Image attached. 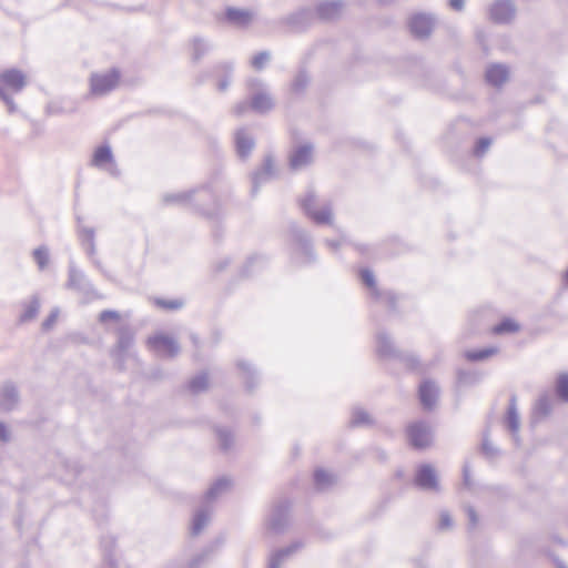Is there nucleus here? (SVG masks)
Segmentation results:
<instances>
[{
    "instance_id": "ea45409f",
    "label": "nucleus",
    "mask_w": 568,
    "mask_h": 568,
    "mask_svg": "<svg viewBox=\"0 0 568 568\" xmlns=\"http://www.w3.org/2000/svg\"><path fill=\"white\" fill-rule=\"evenodd\" d=\"M214 430L219 440L220 449L222 452H227L232 447L234 440L232 430L222 426H215Z\"/></svg>"
},
{
    "instance_id": "4468645a",
    "label": "nucleus",
    "mask_w": 568,
    "mask_h": 568,
    "mask_svg": "<svg viewBox=\"0 0 568 568\" xmlns=\"http://www.w3.org/2000/svg\"><path fill=\"white\" fill-rule=\"evenodd\" d=\"M515 13L516 8L511 0H496L488 10L489 19L497 24L509 23Z\"/></svg>"
},
{
    "instance_id": "423d86ee",
    "label": "nucleus",
    "mask_w": 568,
    "mask_h": 568,
    "mask_svg": "<svg viewBox=\"0 0 568 568\" xmlns=\"http://www.w3.org/2000/svg\"><path fill=\"white\" fill-rule=\"evenodd\" d=\"M290 510L291 501L287 498L277 500L273 505L267 519L268 528L276 534L283 532L288 526Z\"/></svg>"
},
{
    "instance_id": "bf43d9fd",
    "label": "nucleus",
    "mask_w": 568,
    "mask_h": 568,
    "mask_svg": "<svg viewBox=\"0 0 568 568\" xmlns=\"http://www.w3.org/2000/svg\"><path fill=\"white\" fill-rule=\"evenodd\" d=\"M466 514H467V517H468V529L473 530V529L476 528V526L478 524L477 513H476V510H475V508L473 506H467L466 507Z\"/></svg>"
},
{
    "instance_id": "f03ea898",
    "label": "nucleus",
    "mask_w": 568,
    "mask_h": 568,
    "mask_svg": "<svg viewBox=\"0 0 568 568\" xmlns=\"http://www.w3.org/2000/svg\"><path fill=\"white\" fill-rule=\"evenodd\" d=\"M27 84V75L20 69L10 68L0 72V101L6 104L10 114L18 111L12 94L22 92Z\"/></svg>"
},
{
    "instance_id": "b1692460",
    "label": "nucleus",
    "mask_w": 568,
    "mask_h": 568,
    "mask_svg": "<svg viewBox=\"0 0 568 568\" xmlns=\"http://www.w3.org/2000/svg\"><path fill=\"white\" fill-rule=\"evenodd\" d=\"M376 352L381 358L396 359L400 351L395 347L392 338L385 332H379L376 336Z\"/></svg>"
},
{
    "instance_id": "a18cd8bd",
    "label": "nucleus",
    "mask_w": 568,
    "mask_h": 568,
    "mask_svg": "<svg viewBox=\"0 0 568 568\" xmlns=\"http://www.w3.org/2000/svg\"><path fill=\"white\" fill-rule=\"evenodd\" d=\"M358 275L362 283L371 291V296L373 297L375 292L379 291L374 273L369 268L365 267L359 270Z\"/></svg>"
},
{
    "instance_id": "cd10ccee",
    "label": "nucleus",
    "mask_w": 568,
    "mask_h": 568,
    "mask_svg": "<svg viewBox=\"0 0 568 568\" xmlns=\"http://www.w3.org/2000/svg\"><path fill=\"white\" fill-rule=\"evenodd\" d=\"M250 106L254 112L264 114L274 108V102L267 93L257 92L252 95Z\"/></svg>"
},
{
    "instance_id": "c9c22d12",
    "label": "nucleus",
    "mask_w": 568,
    "mask_h": 568,
    "mask_svg": "<svg viewBox=\"0 0 568 568\" xmlns=\"http://www.w3.org/2000/svg\"><path fill=\"white\" fill-rule=\"evenodd\" d=\"M311 78L305 69H300L294 79L291 82L290 90L296 95H301L305 92L310 84Z\"/></svg>"
},
{
    "instance_id": "4be33fe9",
    "label": "nucleus",
    "mask_w": 568,
    "mask_h": 568,
    "mask_svg": "<svg viewBox=\"0 0 568 568\" xmlns=\"http://www.w3.org/2000/svg\"><path fill=\"white\" fill-rule=\"evenodd\" d=\"M343 1L332 0L320 2L315 8V14L324 21L335 20L341 16Z\"/></svg>"
},
{
    "instance_id": "69168bd1",
    "label": "nucleus",
    "mask_w": 568,
    "mask_h": 568,
    "mask_svg": "<svg viewBox=\"0 0 568 568\" xmlns=\"http://www.w3.org/2000/svg\"><path fill=\"white\" fill-rule=\"evenodd\" d=\"M230 264H231V260L229 257H224L215 264L214 271L216 273H220V272L224 271Z\"/></svg>"
},
{
    "instance_id": "7c9ffc66",
    "label": "nucleus",
    "mask_w": 568,
    "mask_h": 568,
    "mask_svg": "<svg viewBox=\"0 0 568 568\" xmlns=\"http://www.w3.org/2000/svg\"><path fill=\"white\" fill-rule=\"evenodd\" d=\"M498 352L499 348L497 346H487L483 348L467 349L464 352V357L468 362L477 363L488 359L489 357L498 354Z\"/></svg>"
},
{
    "instance_id": "0eeeda50",
    "label": "nucleus",
    "mask_w": 568,
    "mask_h": 568,
    "mask_svg": "<svg viewBox=\"0 0 568 568\" xmlns=\"http://www.w3.org/2000/svg\"><path fill=\"white\" fill-rule=\"evenodd\" d=\"M120 71L116 68L105 73H92L90 77V91L94 95H103L112 91L119 83Z\"/></svg>"
},
{
    "instance_id": "09e8293b",
    "label": "nucleus",
    "mask_w": 568,
    "mask_h": 568,
    "mask_svg": "<svg viewBox=\"0 0 568 568\" xmlns=\"http://www.w3.org/2000/svg\"><path fill=\"white\" fill-rule=\"evenodd\" d=\"M155 305L163 310L169 311H176L183 307L184 301L181 298H173V300H166V298H155Z\"/></svg>"
},
{
    "instance_id": "de8ad7c7",
    "label": "nucleus",
    "mask_w": 568,
    "mask_h": 568,
    "mask_svg": "<svg viewBox=\"0 0 568 568\" xmlns=\"http://www.w3.org/2000/svg\"><path fill=\"white\" fill-rule=\"evenodd\" d=\"M551 412V400L548 395H541L535 405L534 413L537 416L546 417Z\"/></svg>"
},
{
    "instance_id": "3c124183",
    "label": "nucleus",
    "mask_w": 568,
    "mask_h": 568,
    "mask_svg": "<svg viewBox=\"0 0 568 568\" xmlns=\"http://www.w3.org/2000/svg\"><path fill=\"white\" fill-rule=\"evenodd\" d=\"M33 258L37 262L40 270H44L49 263V250L48 247L41 245L37 247L33 253Z\"/></svg>"
},
{
    "instance_id": "1a4fd4ad",
    "label": "nucleus",
    "mask_w": 568,
    "mask_h": 568,
    "mask_svg": "<svg viewBox=\"0 0 568 568\" xmlns=\"http://www.w3.org/2000/svg\"><path fill=\"white\" fill-rule=\"evenodd\" d=\"M146 343L160 356L173 358L180 353L179 343L164 333L149 336Z\"/></svg>"
},
{
    "instance_id": "72a5a7b5",
    "label": "nucleus",
    "mask_w": 568,
    "mask_h": 568,
    "mask_svg": "<svg viewBox=\"0 0 568 568\" xmlns=\"http://www.w3.org/2000/svg\"><path fill=\"white\" fill-rule=\"evenodd\" d=\"M111 162H113V153L108 144H102L94 150L91 160L92 165L97 168H102L106 163Z\"/></svg>"
},
{
    "instance_id": "c85d7f7f",
    "label": "nucleus",
    "mask_w": 568,
    "mask_h": 568,
    "mask_svg": "<svg viewBox=\"0 0 568 568\" xmlns=\"http://www.w3.org/2000/svg\"><path fill=\"white\" fill-rule=\"evenodd\" d=\"M191 43L192 61L194 63H199L206 54H209L213 50V44L201 37H194L191 40Z\"/></svg>"
},
{
    "instance_id": "13d9d810",
    "label": "nucleus",
    "mask_w": 568,
    "mask_h": 568,
    "mask_svg": "<svg viewBox=\"0 0 568 568\" xmlns=\"http://www.w3.org/2000/svg\"><path fill=\"white\" fill-rule=\"evenodd\" d=\"M120 317V313L113 310H104L99 314V321L101 323H106L109 321H119Z\"/></svg>"
},
{
    "instance_id": "f3484780",
    "label": "nucleus",
    "mask_w": 568,
    "mask_h": 568,
    "mask_svg": "<svg viewBox=\"0 0 568 568\" xmlns=\"http://www.w3.org/2000/svg\"><path fill=\"white\" fill-rule=\"evenodd\" d=\"M313 145L305 143L293 149L288 156V165L293 171L300 170L312 162Z\"/></svg>"
},
{
    "instance_id": "c03bdc74",
    "label": "nucleus",
    "mask_w": 568,
    "mask_h": 568,
    "mask_svg": "<svg viewBox=\"0 0 568 568\" xmlns=\"http://www.w3.org/2000/svg\"><path fill=\"white\" fill-rule=\"evenodd\" d=\"M349 424L352 427H359L363 425H373L374 420L366 410L362 408H355L352 413Z\"/></svg>"
},
{
    "instance_id": "4c0bfd02",
    "label": "nucleus",
    "mask_w": 568,
    "mask_h": 568,
    "mask_svg": "<svg viewBox=\"0 0 568 568\" xmlns=\"http://www.w3.org/2000/svg\"><path fill=\"white\" fill-rule=\"evenodd\" d=\"M520 329V325L511 317H504L493 326L491 332L495 335L514 334Z\"/></svg>"
},
{
    "instance_id": "5fc2aeb1",
    "label": "nucleus",
    "mask_w": 568,
    "mask_h": 568,
    "mask_svg": "<svg viewBox=\"0 0 568 568\" xmlns=\"http://www.w3.org/2000/svg\"><path fill=\"white\" fill-rule=\"evenodd\" d=\"M493 140L488 136L478 138L475 142L473 153L475 156L480 158L491 145Z\"/></svg>"
},
{
    "instance_id": "a878e982",
    "label": "nucleus",
    "mask_w": 568,
    "mask_h": 568,
    "mask_svg": "<svg viewBox=\"0 0 568 568\" xmlns=\"http://www.w3.org/2000/svg\"><path fill=\"white\" fill-rule=\"evenodd\" d=\"M239 369L244 374V384L247 392H253L260 382L256 369L246 361L241 359L236 363Z\"/></svg>"
},
{
    "instance_id": "6ab92c4d",
    "label": "nucleus",
    "mask_w": 568,
    "mask_h": 568,
    "mask_svg": "<svg viewBox=\"0 0 568 568\" xmlns=\"http://www.w3.org/2000/svg\"><path fill=\"white\" fill-rule=\"evenodd\" d=\"M224 21L237 28L247 27L253 20L252 11L235 7H227L224 11Z\"/></svg>"
},
{
    "instance_id": "c756f323",
    "label": "nucleus",
    "mask_w": 568,
    "mask_h": 568,
    "mask_svg": "<svg viewBox=\"0 0 568 568\" xmlns=\"http://www.w3.org/2000/svg\"><path fill=\"white\" fill-rule=\"evenodd\" d=\"M214 71L222 74L221 80L217 82V90L224 92L231 84L234 64L232 62H221L214 67Z\"/></svg>"
},
{
    "instance_id": "f704fd0d",
    "label": "nucleus",
    "mask_w": 568,
    "mask_h": 568,
    "mask_svg": "<svg viewBox=\"0 0 568 568\" xmlns=\"http://www.w3.org/2000/svg\"><path fill=\"white\" fill-rule=\"evenodd\" d=\"M231 486V480L226 477H220L206 490L204 498L206 501H212L221 496Z\"/></svg>"
},
{
    "instance_id": "49530a36",
    "label": "nucleus",
    "mask_w": 568,
    "mask_h": 568,
    "mask_svg": "<svg viewBox=\"0 0 568 568\" xmlns=\"http://www.w3.org/2000/svg\"><path fill=\"white\" fill-rule=\"evenodd\" d=\"M480 452L486 458H494L499 454V450L489 440V429L487 428L483 434L480 444Z\"/></svg>"
},
{
    "instance_id": "dca6fc26",
    "label": "nucleus",
    "mask_w": 568,
    "mask_h": 568,
    "mask_svg": "<svg viewBox=\"0 0 568 568\" xmlns=\"http://www.w3.org/2000/svg\"><path fill=\"white\" fill-rule=\"evenodd\" d=\"M314 18V12L310 8H302L285 18L281 21L282 23L288 26L292 31L300 32L304 31L307 27L311 26Z\"/></svg>"
},
{
    "instance_id": "6e6d98bb",
    "label": "nucleus",
    "mask_w": 568,
    "mask_h": 568,
    "mask_svg": "<svg viewBox=\"0 0 568 568\" xmlns=\"http://www.w3.org/2000/svg\"><path fill=\"white\" fill-rule=\"evenodd\" d=\"M58 316H59V310L55 307L50 312V314L42 322V324H41L42 329L44 332L51 329L53 327V325L55 324Z\"/></svg>"
},
{
    "instance_id": "473e14b6",
    "label": "nucleus",
    "mask_w": 568,
    "mask_h": 568,
    "mask_svg": "<svg viewBox=\"0 0 568 568\" xmlns=\"http://www.w3.org/2000/svg\"><path fill=\"white\" fill-rule=\"evenodd\" d=\"M372 298L385 305L389 312H397V302L399 301V295L395 292L379 290L375 292V295Z\"/></svg>"
},
{
    "instance_id": "6e6552de",
    "label": "nucleus",
    "mask_w": 568,
    "mask_h": 568,
    "mask_svg": "<svg viewBox=\"0 0 568 568\" xmlns=\"http://www.w3.org/2000/svg\"><path fill=\"white\" fill-rule=\"evenodd\" d=\"M276 175V170L274 165V158L272 154H266L264 156L263 163L260 168L251 173V196L255 197L260 189L268 183Z\"/></svg>"
},
{
    "instance_id": "f257e3e1",
    "label": "nucleus",
    "mask_w": 568,
    "mask_h": 568,
    "mask_svg": "<svg viewBox=\"0 0 568 568\" xmlns=\"http://www.w3.org/2000/svg\"><path fill=\"white\" fill-rule=\"evenodd\" d=\"M165 205H192V207L211 221H220L223 216L222 206L209 185L178 193H165L162 197Z\"/></svg>"
},
{
    "instance_id": "393cba45",
    "label": "nucleus",
    "mask_w": 568,
    "mask_h": 568,
    "mask_svg": "<svg viewBox=\"0 0 568 568\" xmlns=\"http://www.w3.org/2000/svg\"><path fill=\"white\" fill-rule=\"evenodd\" d=\"M303 547V542L300 540H295L291 542L288 546L283 547L274 551L268 561V568H280L281 562L288 556L296 552L298 549Z\"/></svg>"
},
{
    "instance_id": "79ce46f5",
    "label": "nucleus",
    "mask_w": 568,
    "mask_h": 568,
    "mask_svg": "<svg viewBox=\"0 0 568 568\" xmlns=\"http://www.w3.org/2000/svg\"><path fill=\"white\" fill-rule=\"evenodd\" d=\"M556 397L568 403V373H560L555 381Z\"/></svg>"
},
{
    "instance_id": "412c9836",
    "label": "nucleus",
    "mask_w": 568,
    "mask_h": 568,
    "mask_svg": "<svg viewBox=\"0 0 568 568\" xmlns=\"http://www.w3.org/2000/svg\"><path fill=\"white\" fill-rule=\"evenodd\" d=\"M509 78L507 65L501 63H491L485 72L486 82L495 88H500Z\"/></svg>"
},
{
    "instance_id": "a211bd4d",
    "label": "nucleus",
    "mask_w": 568,
    "mask_h": 568,
    "mask_svg": "<svg viewBox=\"0 0 568 568\" xmlns=\"http://www.w3.org/2000/svg\"><path fill=\"white\" fill-rule=\"evenodd\" d=\"M418 398L424 409L432 410L438 398L436 384L430 379L423 381L418 388Z\"/></svg>"
},
{
    "instance_id": "603ef678",
    "label": "nucleus",
    "mask_w": 568,
    "mask_h": 568,
    "mask_svg": "<svg viewBox=\"0 0 568 568\" xmlns=\"http://www.w3.org/2000/svg\"><path fill=\"white\" fill-rule=\"evenodd\" d=\"M271 60V53L268 51H260L255 55H253L251 60V65L257 71H261L265 68L266 63Z\"/></svg>"
},
{
    "instance_id": "2f4dec72",
    "label": "nucleus",
    "mask_w": 568,
    "mask_h": 568,
    "mask_svg": "<svg viewBox=\"0 0 568 568\" xmlns=\"http://www.w3.org/2000/svg\"><path fill=\"white\" fill-rule=\"evenodd\" d=\"M23 312L19 316V323H28L33 321L40 310V300L37 295H32L28 303H22Z\"/></svg>"
},
{
    "instance_id": "bb28decb",
    "label": "nucleus",
    "mask_w": 568,
    "mask_h": 568,
    "mask_svg": "<svg viewBox=\"0 0 568 568\" xmlns=\"http://www.w3.org/2000/svg\"><path fill=\"white\" fill-rule=\"evenodd\" d=\"M266 257L263 255L255 254L250 256L242 266L240 276L243 278L252 276L256 272H260L266 265Z\"/></svg>"
},
{
    "instance_id": "338daca9",
    "label": "nucleus",
    "mask_w": 568,
    "mask_h": 568,
    "mask_svg": "<svg viewBox=\"0 0 568 568\" xmlns=\"http://www.w3.org/2000/svg\"><path fill=\"white\" fill-rule=\"evenodd\" d=\"M463 483H464V485L467 488H469L471 486V483H470V470H469L468 465H465L463 467Z\"/></svg>"
},
{
    "instance_id": "9b49d317",
    "label": "nucleus",
    "mask_w": 568,
    "mask_h": 568,
    "mask_svg": "<svg viewBox=\"0 0 568 568\" xmlns=\"http://www.w3.org/2000/svg\"><path fill=\"white\" fill-rule=\"evenodd\" d=\"M290 234L294 243L298 245L301 253L305 256L306 263H314L316 254L308 232L293 222L290 224Z\"/></svg>"
},
{
    "instance_id": "5701e85b",
    "label": "nucleus",
    "mask_w": 568,
    "mask_h": 568,
    "mask_svg": "<svg viewBox=\"0 0 568 568\" xmlns=\"http://www.w3.org/2000/svg\"><path fill=\"white\" fill-rule=\"evenodd\" d=\"M236 154L241 160H246L255 146V141L244 129H239L234 136Z\"/></svg>"
},
{
    "instance_id": "2eb2a0df",
    "label": "nucleus",
    "mask_w": 568,
    "mask_h": 568,
    "mask_svg": "<svg viewBox=\"0 0 568 568\" xmlns=\"http://www.w3.org/2000/svg\"><path fill=\"white\" fill-rule=\"evenodd\" d=\"M118 341L112 351V355L122 365L129 348L134 343V332L130 325L123 324L118 328Z\"/></svg>"
},
{
    "instance_id": "4d7b16f0",
    "label": "nucleus",
    "mask_w": 568,
    "mask_h": 568,
    "mask_svg": "<svg viewBox=\"0 0 568 568\" xmlns=\"http://www.w3.org/2000/svg\"><path fill=\"white\" fill-rule=\"evenodd\" d=\"M79 236L82 243L95 240V232L93 227L79 226Z\"/></svg>"
},
{
    "instance_id": "0e129e2a",
    "label": "nucleus",
    "mask_w": 568,
    "mask_h": 568,
    "mask_svg": "<svg viewBox=\"0 0 568 568\" xmlns=\"http://www.w3.org/2000/svg\"><path fill=\"white\" fill-rule=\"evenodd\" d=\"M448 6L456 12H462L465 9V0H449Z\"/></svg>"
},
{
    "instance_id": "e433bc0d",
    "label": "nucleus",
    "mask_w": 568,
    "mask_h": 568,
    "mask_svg": "<svg viewBox=\"0 0 568 568\" xmlns=\"http://www.w3.org/2000/svg\"><path fill=\"white\" fill-rule=\"evenodd\" d=\"M313 481L317 490H325L335 483V478L325 469L316 468L313 474Z\"/></svg>"
},
{
    "instance_id": "20e7f679",
    "label": "nucleus",
    "mask_w": 568,
    "mask_h": 568,
    "mask_svg": "<svg viewBox=\"0 0 568 568\" xmlns=\"http://www.w3.org/2000/svg\"><path fill=\"white\" fill-rule=\"evenodd\" d=\"M67 287L82 294L88 300L98 297V292L88 276L73 262L69 264Z\"/></svg>"
},
{
    "instance_id": "680f3d73",
    "label": "nucleus",
    "mask_w": 568,
    "mask_h": 568,
    "mask_svg": "<svg viewBox=\"0 0 568 568\" xmlns=\"http://www.w3.org/2000/svg\"><path fill=\"white\" fill-rule=\"evenodd\" d=\"M11 439V433L4 422L0 420V442L8 443Z\"/></svg>"
},
{
    "instance_id": "ddd939ff",
    "label": "nucleus",
    "mask_w": 568,
    "mask_h": 568,
    "mask_svg": "<svg viewBox=\"0 0 568 568\" xmlns=\"http://www.w3.org/2000/svg\"><path fill=\"white\" fill-rule=\"evenodd\" d=\"M20 403V392L12 381H6L0 384V412L11 413Z\"/></svg>"
},
{
    "instance_id": "39448f33",
    "label": "nucleus",
    "mask_w": 568,
    "mask_h": 568,
    "mask_svg": "<svg viewBox=\"0 0 568 568\" xmlns=\"http://www.w3.org/2000/svg\"><path fill=\"white\" fill-rule=\"evenodd\" d=\"M406 436L414 449H425L432 443V432L427 422L415 420L406 426Z\"/></svg>"
},
{
    "instance_id": "7ed1b4c3",
    "label": "nucleus",
    "mask_w": 568,
    "mask_h": 568,
    "mask_svg": "<svg viewBox=\"0 0 568 568\" xmlns=\"http://www.w3.org/2000/svg\"><path fill=\"white\" fill-rule=\"evenodd\" d=\"M300 207L303 213L317 225H328L333 222V212L329 204L324 205L321 210H315L316 193L313 189H308L306 194L298 200Z\"/></svg>"
},
{
    "instance_id": "58836bf2",
    "label": "nucleus",
    "mask_w": 568,
    "mask_h": 568,
    "mask_svg": "<svg viewBox=\"0 0 568 568\" xmlns=\"http://www.w3.org/2000/svg\"><path fill=\"white\" fill-rule=\"evenodd\" d=\"M481 379V374L476 371L458 369L456 373V383L458 386H473Z\"/></svg>"
},
{
    "instance_id": "f8f14e48",
    "label": "nucleus",
    "mask_w": 568,
    "mask_h": 568,
    "mask_svg": "<svg viewBox=\"0 0 568 568\" xmlns=\"http://www.w3.org/2000/svg\"><path fill=\"white\" fill-rule=\"evenodd\" d=\"M407 27L412 36L416 39H427L434 28V18L426 13H414L409 17Z\"/></svg>"
},
{
    "instance_id": "37998d69",
    "label": "nucleus",
    "mask_w": 568,
    "mask_h": 568,
    "mask_svg": "<svg viewBox=\"0 0 568 568\" xmlns=\"http://www.w3.org/2000/svg\"><path fill=\"white\" fill-rule=\"evenodd\" d=\"M209 386V377L206 373H200L192 377L187 383V389L192 394H199L205 390Z\"/></svg>"
},
{
    "instance_id": "9d476101",
    "label": "nucleus",
    "mask_w": 568,
    "mask_h": 568,
    "mask_svg": "<svg viewBox=\"0 0 568 568\" xmlns=\"http://www.w3.org/2000/svg\"><path fill=\"white\" fill-rule=\"evenodd\" d=\"M414 485L425 491H438L439 480L436 469L430 464L417 466L414 476Z\"/></svg>"
},
{
    "instance_id": "a19ab883",
    "label": "nucleus",
    "mask_w": 568,
    "mask_h": 568,
    "mask_svg": "<svg viewBox=\"0 0 568 568\" xmlns=\"http://www.w3.org/2000/svg\"><path fill=\"white\" fill-rule=\"evenodd\" d=\"M209 520V513L205 508L197 509L192 518L191 534L193 536L199 535L205 527Z\"/></svg>"
},
{
    "instance_id": "774afa93",
    "label": "nucleus",
    "mask_w": 568,
    "mask_h": 568,
    "mask_svg": "<svg viewBox=\"0 0 568 568\" xmlns=\"http://www.w3.org/2000/svg\"><path fill=\"white\" fill-rule=\"evenodd\" d=\"M87 244L85 252L90 257H93L95 254V240L89 241Z\"/></svg>"
},
{
    "instance_id": "8fccbe9b",
    "label": "nucleus",
    "mask_w": 568,
    "mask_h": 568,
    "mask_svg": "<svg viewBox=\"0 0 568 568\" xmlns=\"http://www.w3.org/2000/svg\"><path fill=\"white\" fill-rule=\"evenodd\" d=\"M213 551V546L204 548L200 554L195 555L184 568H199L206 561Z\"/></svg>"
},
{
    "instance_id": "052dcab7",
    "label": "nucleus",
    "mask_w": 568,
    "mask_h": 568,
    "mask_svg": "<svg viewBox=\"0 0 568 568\" xmlns=\"http://www.w3.org/2000/svg\"><path fill=\"white\" fill-rule=\"evenodd\" d=\"M453 526V519L448 511H442L439 515L438 529H448Z\"/></svg>"
},
{
    "instance_id": "864d4df0",
    "label": "nucleus",
    "mask_w": 568,
    "mask_h": 568,
    "mask_svg": "<svg viewBox=\"0 0 568 568\" xmlns=\"http://www.w3.org/2000/svg\"><path fill=\"white\" fill-rule=\"evenodd\" d=\"M396 359L404 363L409 369H417L419 366L418 357L413 353L399 352Z\"/></svg>"
},
{
    "instance_id": "aec40b11",
    "label": "nucleus",
    "mask_w": 568,
    "mask_h": 568,
    "mask_svg": "<svg viewBox=\"0 0 568 568\" xmlns=\"http://www.w3.org/2000/svg\"><path fill=\"white\" fill-rule=\"evenodd\" d=\"M504 424L505 426L510 430L514 439L516 443L519 442L518 438V430H519V414L517 410V396L515 394H511L509 397V404L507 412L504 417Z\"/></svg>"
},
{
    "instance_id": "e2e57ef3",
    "label": "nucleus",
    "mask_w": 568,
    "mask_h": 568,
    "mask_svg": "<svg viewBox=\"0 0 568 568\" xmlns=\"http://www.w3.org/2000/svg\"><path fill=\"white\" fill-rule=\"evenodd\" d=\"M248 108H251L248 102L241 101L237 104H235V106L233 108V113L235 115L240 116V115L244 114Z\"/></svg>"
}]
</instances>
